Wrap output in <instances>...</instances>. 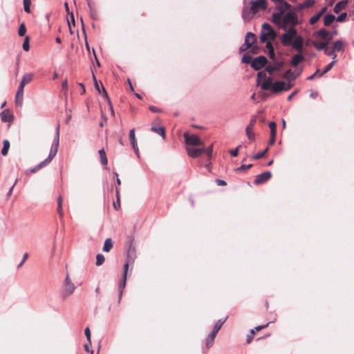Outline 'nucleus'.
I'll list each match as a JSON object with an SVG mask.
<instances>
[{
  "label": "nucleus",
  "instance_id": "obj_1",
  "mask_svg": "<svg viewBox=\"0 0 354 354\" xmlns=\"http://www.w3.org/2000/svg\"><path fill=\"white\" fill-rule=\"evenodd\" d=\"M272 18V22L283 30H287L290 27L295 28L299 24L297 15L293 12H288L286 14L274 12Z\"/></svg>",
  "mask_w": 354,
  "mask_h": 354
},
{
  "label": "nucleus",
  "instance_id": "obj_2",
  "mask_svg": "<svg viewBox=\"0 0 354 354\" xmlns=\"http://www.w3.org/2000/svg\"><path fill=\"white\" fill-rule=\"evenodd\" d=\"M333 34L329 31L322 28L318 31L313 32V37L314 40L312 44L318 50L325 49L333 39Z\"/></svg>",
  "mask_w": 354,
  "mask_h": 354
},
{
  "label": "nucleus",
  "instance_id": "obj_3",
  "mask_svg": "<svg viewBox=\"0 0 354 354\" xmlns=\"http://www.w3.org/2000/svg\"><path fill=\"white\" fill-rule=\"evenodd\" d=\"M276 37V32L271 26L267 23H264L262 25L260 40L261 42H267L266 48L268 50L270 58L274 56V49L271 41L274 40Z\"/></svg>",
  "mask_w": 354,
  "mask_h": 354
},
{
  "label": "nucleus",
  "instance_id": "obj_4",
  "mask_svg": "<svg viewBox=\"0 0 354 354\" xmlns=\"http://www.w3.org/2000/svg\"><path fill=\"white\" fill-rule=\"evenodd\" d=\"M292 87V84L290 82L284 81L272 82V78L266 79L261 84L262 90H270L272 93H278L282 91L290 90Z\"/></svg>",
  "mask_w": 354,
  "mask_h": 354
},
{
  "label": "nucleus",
  "instance_id": "obj_5",
  "mask_svg": "<svg viewBox=\"0 0 354 354\" xmlns=\"http://www.w3.org/2000/svg\"><path fill=\"white\" fill-rule=\"evenodd\" d=\"M297 36V31L295 28L290 27L287 29V31L282 34L281 37V43L284 46H289L291 44L292 41L295 39Z\"/></svg>",
  "mask_w": 354,
  "mask_h": 354
},
{
  "label": "nucleus",
  "instance_id": "obj_6",
  "mask_svg": "<svg viewBox=\"0 0 354 354\" xmlns=\"http://www.w3.org/2000/svg\"><path fill=\"white\" fill-rule=\"evenodd\" d=\"M184 138L187 146L189 147H203V142L199 138V137L195 134L189 135L185 132L184 133Z\"/></svg>",
  "mask_w": 354,
  "mask_h": 354
},
{
  "label": "nucleus",
  "instance_id": "obj_7",
  "mask_svg": "<svg viewBox=\"0 0 354 354\" xmlns=\"http://www.w3.org/2000/svg\"><path fill=\"white\" fill-rule=\"evenodd\" d=\"M76 287L72 282L68 274H66L63 285V295L64 297H68L75 291Z\"/></svg>",
  "mask_w": 354,
  "mask_h": 354
},
{
  "label": "nucleus",
  "instance_id": "obj_8",
  "mask_svg": "<svg viewBox=\"0 0 354 354\" xmlns=\"http://www.w3.org/2000/svg\"><path fill=\"white\" fill-rule=\"evenodd\" d=\"M274 55L271 58L273 59L272 63L267 66L266 68V71L270 75H272L274 71H280L284 64L283 60H276L274 59Z\"/></svg>",
  "mask_w": 354,
  "mask_h": 354
},
{
  "label": "nucleus",
  "instance_id": "obj_9",
  "mask_svg": "<svg viewBox=\"0 0 354 354\" xmlns=\"http://www.w3.org/2000/svg\"><path fill=\"white\" fill-rule=\"evenodd\" d=\"M129 266V262H127L124 265V267H123L122 278L121 281H120V284H119V299H121V297H122V293H123V290H124V289L125 288V286H126Z\"/></svg>",
  "mask_w": 354,
  "mask_h": 354
},
{
  "label": "nucleus",
  "instance_id": "obj_10",
  "mask_svg": "<svg viewBox=\"0 0 354 354\" xmlns=\"http://www.w3.org/2000/svg\"><path fill=\"white\" fill-rule=\"evenodd\" d=\"M59 145V127L58 126L56 128V134L55 137L53 140L51 149L50 150L49 154L50 156L55 157L57 153L58 147Z\"/></svg>",
  "mask_w": 354,
  "mask_h": 354
},
{
  "label": "nucleus",
  "instance_id": "obj_11",
  "mask_svg": "<svg viewBox=\"0 0 354 354\" xmlns=\"http://www.w3.org/2000/svg\"><path fill=\"white\" fill-rule=\"evenodd\" d=\"M267 63V59L264 56H259L251 62V66L255 70H259Z\"/></svg>",
  "mask_w": 354,
  "mask_h": 354
},
{
  "label": "nucleus",
  "instance_id": "obj_12",
  "mask_svg": "<svg viewBox=\"0 0 354 354\" xmlns=\"http://www.w3.org/2000/svg\"><path fill=\"white\" fill-rule=\"evenodd\" d=\"M186 151L190 157L196 158L205 152V147L203 146L200 148H194V147L187 146Z\"/></svg>",
  "mask_w": 354,
  "mask_h": 354
},
{
  "label": "nucleus",
  "instance_id": "obj_13",
  "mask_svg": "<svg viewBox=\"0 0 354 354\" xmlns=\"http://www.w3.org/2000/svg\"><path fill=\"white\" fill-rule=\"evenodd\" d=\"M250 8L252 11L256 13L261 10H265L266 8V0H253Z\"/></svg>",
  "mask_w": 354,
  "mask_h": 354
},
{
  "label": "nucleus",
  "instance_id": "obj_14",
  "mask_svg": "<svg viewBox=\"0 0 354 354\" xmlns=\"http://www.w3.org/2000/svg\"><path fill=\"white\" fill-rule=\"evenodd\" d=\"M1 120L3 122H8L11 124L14 120V116L11 111L8 109H5L0 113Z\"/></svg>",
  "mask_w": 354,
  "mask_h": 354
},
{
  "label": "nucleus",
  "instance_id": "obj_15",
  "mask_svg": "<svg viewBox=\"0 0 354 354\" xmlns=\"http://www.w3.org/2000/svg\"><path fill=\"white\" fill-rule=\"evenodd\" d=\"M272 177V173L270 171H265L256 176L254 183L257 185L263 183Z\"/></svg>",
  "mask_w": 354,
  "mask_h": 354
},
{
  "label": "nucleus",
  "instance_id": "obj_16",
  "mask_svg": "<svg viewBox=\"0 0 354 354\" xmlns=\"http://www.w3.org/2000/svg\"><path fill=\"white\" fill-rule=\"evenodd\" d=\"M255 35L252 32H248L245 36L244 46L241 48V50H245L249 48L255 41Z\"/></svg>",
  "mask_w": 354,
  "mask_h": 354
},
{
  "label": "nucleus",
  "instance_id": "obj_17",
  "mask_svg": "<svg viewBox=\"0 0 354 354\" xmlns=\"http://www.w3.org/2000/svg\"><path fill=\"white\" fill-rule=\"evenodd\" d=\"M276 6L278 10L277 12H281V14H284L286 11L289 10L290 6L288 3H287L284 0H275Z\"/></svg>",
  "mask_w": 354,
  "mask_h": 354
},
{
  "label": "nucleus",
  "instance_id": "obj_18",
  "mask_svg": "<svg viewBox=\"0 0 354 354\" xmlns=\"http://www.w3.org/2000/svg\"><path fill=\"white\" fill-rule=\"evenodd\" d=\"M256 123V119H252L245 129V133L248 138L250 140H254V133H253V129Z\"/></svg>",
  "mask_w": 354,
  "mask_h": 354
},
{
  "label": "nucleus",
  "instance_id": "obj_19",
  "mask_svg": "<svg viewBox=\"0 0 354 354\" xmlns=\"http://www.w3.org/2000/svg\"><path fill=\"white\" fill-rule=\"evenodd\" d=\"M129 140L131 141V144L132 145V147H133L135 153H136V155L138 156H139V149H138V144H137V140H136V134H135V129H132L129 131Z\"/></svg>",
  "mask_w": 354,
  "mask_h": 354
},
{
  "label": "nucleus",
  "instance_id": "obj_20",
  "mask_svg": "<svg viewBox=\"0 0 354 354\" xmlns=\"http://www.w3.org/2000/svg\"><path fill=\"white\" fill-rule=\"evenodd\" d=\"M292 48L301 51L303 48V38L301 36H297L295 39L292 41L291 44Z\"/></svg>",
  "mask_w": 354,
  "mask_h": 354
},
{
  "label": "nucleus",
  "instance_id": "obj_21",
  "mask_svg": "<svg viewBox=\"0 0 354 354\" xmlns=\"http://www.w3.org/2000/svg\"><path fill=\"white\" fill-rule=\"evenodd\" d=\"M300 74V71L298 73L292 72L290 70L287 71L282 77L286 79L288 82H290L294 80H295Z\"/></svg>",
  "mask_w": 354,
  "mask_h": 354
},
{
  "label": "nucleus",
  "instance_id": "obj_22",
  "mask_svg": "<svg viewBox=\"0 0 354 354\" xmlns=\"http://www.w3.org/2000/svg\"><path fill=\"white\" fill-rule=\"evenodd\" d=\"M255 14L256 12H253L251 8H245L242 15L245 21H250Z\"/></svg>",
  "mask_w": 354,
  "mask_h": 354
},
{
  "label": "nucleus",
  "instance_id": "obj_23",
  "mask_svg": "<svg viewBox=\"0 0 354 354\" xmlns=\"http://www.w3.org/2000/svg\"><path fill=\"white\" fill-rule=\"evenodd\" d=\"M93 79L94 80L95 87L96 90L99 92V93H102L103 95V96L105 98H106L107 100L109 102L108 94H107L105 88H104V86H102V88L100 87V86L96 80L95 76L94 75H93Z\"/></svg>",
  "mask_w": 354,
  "mask_h": 354
},
{
  "label": "nucleus",
  "instance_id": "obj_24",
  "mask_svg": "<svg viewBox=\"0 0 354 354\" xmlns=\"http://www.w3.org/2000/svg\"><path fill=\"white\" fill-rule=\"evenodd\" d=\"M344 44L342 40L339 39L333 43V51H341L344 50Z\"/></svg>",
  "mask_w": 354,
  "mask_h": 354
},
{
  "label": "nucleus",
  "instance_id": "obj_25",
  "mask_svg": "<svg viewBox=\"0 0 354 354\" xmlns=\"http://www.w3.org/2000/svg\"><path fill=\"white\" fill-rule=\"evenodd\" d=\"M304 59V57L301 54L299 53V54L295 55L292 58V62H291L292 65L294 66H296Z\"/></svg>",
  "mask_w": 354,
  "mask_h": 354
},
{
  "label": "nucleus",
  "instance_id": "obj_26",
  "mask_svg": "<svg viewBox=\"0 0 354 354\" xmlns=\"http://www.w3.org/2000/svg\"><path fill=\"white\" fill-rule=\"evenodd\" d=\"M266 71H261L259 72L257 74V84L261 86V84L262 82L266 80V79L271 78L270 77H266Z\"/></svg>",
  "mask_w": 354,
  "mask_h": 354
},
{
  "label": "nucleus",
  "instance_id": "obj_27",
  "mask_svg": "<svg viewBox=\"0 0 354 354\" xmlns=\"http://www.w3.org/2000/svg\"><path fill=\"white\" fill-rule=\"evenodd\" d=\"M33 76V73H27L23 75L21 82H23L25 84H28L32 82Z\"/></svg>",
  "mask_w": 354,
  "mask_h": 354
},
{
  "label": "nucleus",
  "instance_id": "obj_28",
  "mask_svg": "<svg viewBox=\"0 0 354 354\" xmlns=\"http://www.w3.org/2000/svg\"><path fill=\"white\" fill-rule=\"evenodd\" d=\"M53 156H50V155L48 154V156L46 159H45L44 161L41 162L39 164L37 165V169H39V170H40L41 168L48 165L53 159Z\"/></svg>",
  "mask_w": 354,
  "mask_h": 354
},
{
  "label": "nucleus",
  "instance_id": "obj_29",
  "mask_svg": "<svg viewBox=\"0 0 354 354\" xmlns=\"http://www.w3.org/2000/svg\"><path fill=\"white\" fill-rule=\"evenodd\" d=\"M113 248V241L111 239H106L104 241L103 251L108 252Z\"/></svg>",
  "mask_w": 354,
  "mask_h": 354
},
{
  "label": "nucleus",
  "instance_id": "obj_30",
  "mask_svg": "<svg viewBox=\"0 0 354 354\" xmlns=\"http://www.w3.org/2000/svg\"><path fill=\"white\" fill-rule=\"evenodd\" d=\"M226 319H219L214 326V328L212 330V332L216 335V333L218 332V330L221 329L222 325L225 322Z\"/></svg>",
  "mask_w": 354,
  "mask_h": 354
},
{
  "label": "nucleus",
  "instance_id": "obj_31",
  "mask_svg": "<svg viewBox=\"0 0 354 354\" xmlns=\"http://www.w3.org/2000/svg\"><path fill=\"white\" fill-rule=\"evenodd\" d=\"M335 19V17L333 15H327L324 17V25L328 26H330Z\"/></svg>",
  "mask_w": 354,
  "mask_h": 354
},
{
  "label": "nucleus",
  "instance_id": "obj_32",
  "mask_svg": "<svg viewBox=\"0 0 354 354\" xmlns=\"http://www.w3.org/2000/svg\"><path fill=\"white\" fill-rule=\"evenodd\" d=\"M216 335L213 333L212 332H211L209 334V335L207 336V337L206 339V346H207V347H210V346H212Z\"/></svg>",
  "mask_w": 354,
  "mask_h": 354
},
{
  "label": "nucleus",
  "instance_id": "obj_33",
  "mask_svg": "<svg viewBox=\"0 0 354 354\" xmlns=\"http://www.w3.org/2000/svg\"><path fill=\"white\" fill-rule=\"evenodd\" d=\"M345 6H346L345 1H340V2L337 3L334 7V12L335 13H338L340 10H342V9H344L345 8Z\"/></svg>",
  "mask_w": 354,
  "mask_h": 354
},
{
  "label": "nucleus",
  "instance_id": "obj_34",
  "mask_svg": "<svg viewBox=\"0 0 354 354\" xmlns=\"http://www.w3.org/2000/svg\"><path fill=\"white\" fill-rule=\"evenodd\" d=\"M151 131L156 132V133H158V135H160L162 138H165V129L163 127H151Z\"/></svg>",
  "mask_w": 354,
  "mask_h": 354
},
{
  "label": "nucleus",
  "instance_id": "obj_35",
  "mask_svg": "<svg viewBox=\"0 0 354 354\" xmlns=\"http://www.w3.org/2000/svg\"><path fill=\"white\" fill-rule=\"evenodd\" d=\"M24 102V94L16 93L15 103L17 105L21 106Z\"/></svg>",
  "mask_w": 354,
  "mask_h": 354
},
{
  "label": "nucleus",
  "instance_id": "obj_36",
  "mask_svg": "<svg viewBox=\"0 0 354 354\" xmlns=\"http://www.w3.org/2000/svg\"><path fill=\"white\" fill-rule=\"evenodd\" d=\"M99 155L100 157V161L102 165H107V158L106 156V153L104 149H100L99 151Z\"/></svg>",
  "mask_w": 354,
  "mask_h": 354
},
{
  "label": "nucleus",
  "instance_id": "obj_37",
  "mask_svg": "<svg viewBox=\"0 0 354 354\" xmlns=\"http://www.w3.org/2000/svg\"><path fill=\"white\" fill-rule=\"evenodd\" d=\"M10 147V142L8 140H4L3 141V146L1 149V153L3 156H6L8 152V149Z\"/></svg>",
  "mask_w": 354,
  "mask_h": 354
},
{
  "label": "nucleus",
  "instance_id": "obj_38",
  "mask_svg": "<svg viewBox=\"0 0 354 354\" xmlns=\"http://www.w3.org/2000/svg\"><path fill=\"white\" fill-rule=\"evenodd\" d=\"M324 50V53L328 56H330L333 59V60H336L337 55L335 53V51H333V49L332 48L331 50H329L327 47H326L325 49H323Z\"/></svg>",
  "mask_w": 354,
  "mask_h": 354
},
{
  "label": "nucleus",
  "instance_id": "obj_39",
  "mask_svg": "<svg viewBox=\"0 0 354 354\" xmlns=\"http://www.w3.org/2000/svg\"><path fill=\"white\" fill-rule=\"evenodd\" d=\"M116 198H117V201H115V202H113V205L115 210H118L120 207V201L119 190L118 189H116Z\"/></svg>",
  "mask_w": 354,
  "mask_h": 354
},
{
  "label": "nucleus",
  "instance_id": "obj_40",
  "mask_svg": "<svg viewBox=\"0 0 354 354\" xmlns=\"http://www.w3.org/2000/svg\"><path fill=\"white\" fill-rule=\"evenodd\" d=\"M337 62V60H333L328 66L324 68V70L320 73L319 77L322 76L324 74L328 73L334 64Z\"/></svg>",
  "mask_w": 354,
  "mask_h": 354
},
{
  "label": "nucleus",
  "instance_id": "obj_41",
  "mask_svg": "<svg viewBox=\"0 0 354 354\" xmlns=\"http://www.w3.org/2000/svg\"><path fill=\"white\" fill-rule=\"evenodd\" d=\"M29 40L30 37L28 36H26L24 39L22 47L25 51H28L30 50Z\"/></svg>",
  "mask_w": 354,
  "mask_h": 354
},
{
  "label": "nucleus",
  "instance_id": "obj_42",
  "mask_svg": "<svg viewBox=\"0 0 354 354\" xmlns=\"http://www.w3.org/2000/svg\"><path fill=\"white\" fill-rule=\"evenodd\" d=\"M24 8L26 12L29 13L30 12V0H23Z\"/></svg>",
  "mask_w": 354,
  "mask_h": 354
},
{
  "label": "nucleus",
  "instance_id": "obj_43",
  "mask_svg": "<svg viewBox=\"0 0 354 354\" xmlns=\"http://www.w3.org/2000/svg\"><path fill=\"white\" fill-rule=\"evenodd\" d=\"M26 27L24 23L21 24L19 30H18V35L20 37L24 36L26 34Z\"/></svg>",
  "mask_w": 354,
  "mask_h": 354
},
{
  "label": "nucleus",
  "instance_id": "obj_44",
  "mask_svg": "<svg viewBox=\"0 0 354 354\" xmlns=\"http://www.w3.org/2000/svg\"><path fill=\"white\" fill-rule=\"evenodd\" d=\"M104 261V257L102 254H98L96 256V266H101Z\"/></svg>",
  "mask_w": 354,
  "mask_h": 354
},
{
  "label": "nucleus",
  "instance_id": "obj_45",
  "mask_svg": "<svg viewBox=\"0 0 354 354\" xmlns=\"http://www.w3.org/2000/svg\"><path fill=\"white\" fill-rule=\"evenodd\" d=\"M268 149L267 148L264 151L259 152V153L255 154L254 156H253L252 158L253 160H258V159L262 158L263 156H264L266 155V153L268 152Z\"/></svg>",
  "mask_w": 354,
  "mask_h": 354
},
{
  "label": "nucleus",
  "instance_id": "obj_46",
  "mask_svg": "<svg viewBox=\"0 0 354 354\" xmlns=\"http://www.w3.org/2000/svg\"><path fill=\"white\" fill-rule=\"evenodd\" d=\"M252 166V164H249V165H243L241 167L236 168L235 169V171H245L249 169L250 168H251Z\"/></svg>",
  "mask_w": 354,
  "mask_h": 354
},
{
  "label": "nucleus",
  "instance_id": "obj_47",
  "mask_svg": "<svg viewBox=\"0 0 354 354\" xmlns=\"http://www.w3.org/2000/svg\"><path fill=\"white\" fill-rule=\"evenodd\" d=\"M322 15L319 14V12H317L316 15H315L310 19V23L311 24H315L320 19Z\"/></svg>",
  "mask_w": 354,
  "mask_h": 354
},
{
  "label": "nucleus",
  "instance_id": "obj_48",
  "mask_svg": "<svg viewBox=\"0 0 354 354\" xmlns=\"http://www.w3.org/2000/svg\"><path fill=\"white\" fill-rule=\"evenodd\" d=\"M313 4V1H306L299 6V8L302 9L304 8H308Z\"/></svg>",
  "mask_w": 354,
  "mask_h": 354
},
{
  "label": "nucleus",
  "instance_id": "obj_49",
  "mask_svg": "<svg viewBox=\"0 0 354 354\" xmlns=\"http://www.w3.org/2000/svg\"><path fill=\"white\" fill-rule=\"evenodd\" d=\"M269 127L270 129V134H276V123L274 122H270L269 123Z\"/></svg>",
  "mask_w": 354,
  "mask_h": 354
},
{
  "label": "nucleus",
  "instance_id": "obj_50",
  "mask_svg": "<svg viewBox=\"0 0 354 354\" xmlns=\"http://www.w3.org/2000/svg\"><path fill=\"white\" fill-rule=\"evenodd\" d=\"M242 147V145H239L235 149H231L229 151V153L232 156H238V153H239V149L240 148Z\"/></svg>",
  "mask_w": 354,
  "mask_h": 354
},
{
  "label": "nucleus",
  "instance_id": "obj_51",
  "mask_svg": "<svg viewBox=\"0 0 354 354\" xmlns=\"http://www.w3.org/2000/svg\"><path fill=\"white\" fill-rule=\"evenodd\" d=\"M84 334H85V336L86 337V339L88 340V344H91V331H90L89 328L87 327V328H85Z\"/></svg>",
  "mask_w": 354,
  "mask_h": 354
},
{
  "label": "nucleus",
  "instance_id": "obj_52",
  "mask_svg": "<svg viewBox=\"0 0 354 354\" xmlns=\"http://www.w3.org/2000/svg\"><path fill=\"white\" fill-rule=\"evenodd\" d=\"M347 14L346 12L341 13L336 19V20L339 22H342L345 20Z\"/></svg>",
  "mask_w": 354,
  "mask_h": 354
},
{
  "label": "nucleus",
  "instance_id": "obj_53",
  "mask_svg": "<svg viewBox=\"0 0 354 354\" xmlns=\"http://www.w3.org/2000/svg\"><path fill=\"white\" fill-rule=\"evenodd\" d=\"M255 332L256 331L254 330V329H251L250 330V334L248 335V336H247V342L248 343H250L251 342V340L252 339L253 335H254Z\"/></svg>",
  "mask_w": 354,
  "mask_h": 354
},
{
  "label": "nucleus",
  "instance_id": "obj_54",
  "mask_svg": "<svg viewBox=\"0 0 354 354\" xmlns=\"http://www.w3.org/2000/svg\"><path fill=\"white\" fill-rule=\"evenodd\" d=\"M37 171H39V169H37V166H35V167H33V168H32V169H29V170H26V171H25V172H24V173H25V174H26V175H27V176H28V175H29L30 174H31V173H35V172H37Z\"/></svg>",
  "mask_w": 354,
  "mask_h": 354
},
{
  "label": "nucleus",
  "instance_id": "obj_55",
  "mask_svg": "<svg viewBox=\"0 0 354 354\" xmlns=\"http://www.w3.org/2000/svg\"><path fill=\"white\" fill-rule=\"evenodd\" d=\"M213 151V147L212 145L209 146L208 148L205 149V152L208 156H211Z\"/></svg>",
  "mask_w": 354,
  "mask_h": 354
},
{
  "label": "nucleus",
  "instance_id": "obj_56",
  "mask_svg": "<svg viewBox=\"0 0 354 354\" xmlns=\"http://www.w3.org/2000/svg\"><path fill=\"white\" fill-rule=\"evenodd\" d=\"M251 57L250 56H248L247 55H244L242 58V62L246 64H248L250 62Z\"/></svg>",
  "mask_w": 354,
  "mask_h": 354
},
{
  "label": "nucleus",
  "instance_id": "obj_57",
  "mask_svg": "<svg viewBox=\"0 0 354 354\" xmlns=\"http://www.w3.org/2000/svg\"><path fill=\"white\" fill-rule=\"evenodd\" d=\"M268 325H269V323L264 324V325L256 326L254 329L255 331H259L260 330H261L263 328H267L268 326Z\"/></svg>",
  "mask_w": 354,
  "mask_h": 354
},
{
  "label": "nucleus",
  "instance_id": "obj_58",
  "mask_svg": "<svg viewBox=\"0 0 354 354\" xmlns=\"http://www.w3.org/2000/svg\"><path fill=\"white\" fill-rule=\"evenodd\" d=\"M275 136H276V134H270V140H269V145H272L275 142Z\"/></svg>",
  "mask_w": 354,
  "mask_h": 354
},
{
  "label": "nucleus",
  "instance_id": "obj_59",
  "mask_svg": "<svg viewBox=\"0 0 354 354\" xmlns=\"http://www.w3.org/2000/svg\"><path fill=\"white\" fill-rule=\"evenodd\" d=\"M28 257V253H25L24 254L23 259L21 261V263L19 264L18 267H21L24 263V262L26 261V260L27 259Z\"/></svg>",
  "mask_w": 354,
  "mask_h": 354
},
{
  "label": "nucleus",
  "instance_id": "obj_60",
  "mask_svg": "<svg viewBox=\"0 0 354 354\" xmlns=\"http://www.w3.org/2000/svg\"><path fill=\"white\" fill-rule=\"evenodd\" d=\"M57 212L59 213L60 216H64V212L62 210V205H57Z\"/></svg>",
  "mask_w": 354,
  "mask_h": 354
},
{
  "label": "nucleus",
  "instance_id": "obj_61",
  "mask_svg": "<svg viewBox=\"0 0 354 354\" xmlns=\"http://www.w3.org/2000/svg\"><path fill=\"white\" fill-rule=\"evenodd\" d=\"M216 184L219 186H225L227 185L226 182L223 180H216Z\"/></svg>",
  "mask_w": 354,
  "mask_h": 354
},
{
  "label": "nucleus",
  "instance_id": "obj_62",
  "mask_svg": "<svg viewBox=\"0 0 354 354\" xmlns=\"http://www.w3.org/2000/svg\"><path fill=\"white\" fill-rule=\"evenodd\" d=\"M62 89L63 90H67L68 89V82L66 80H65L62 84Z\"/></svg>",
  "mask_w": 354,
  "mask_h": 354
},
{
  "label": "nucleus",
  "instance_id": "obj_63",
  "mask_svg": "<svg viewBox=\"0 0 354 354\" xmlns=\"http://www.w3.org/2000/svg\"><path fill=\"white\" fill-rule=\"evenodd\" d=\"M297 91H294L293 93H292L290 95H289L287 97V100H291L292 99V97L297 94Z\"/></svg>",
  "mask_w": 354,
  "mask_h": 354
},
{
  "label": "nucleus",
  "instance_id": "obj_64",
  "mask_svg": "<svg viewBox=\"0 0 354 354\" xmlns=\"http://www.w3.org/2000/svg\"><path fill=\"white\" fill-rule=\"evenodd\" d=\"M84 348H85V350H86L87 352L91 353V354H93V351L92 350H90V349H89V347H88V344H86L84 345Z\"/></svg>",
  "mask_w": 354,
  "mask_h": 354
}]
</instances>
